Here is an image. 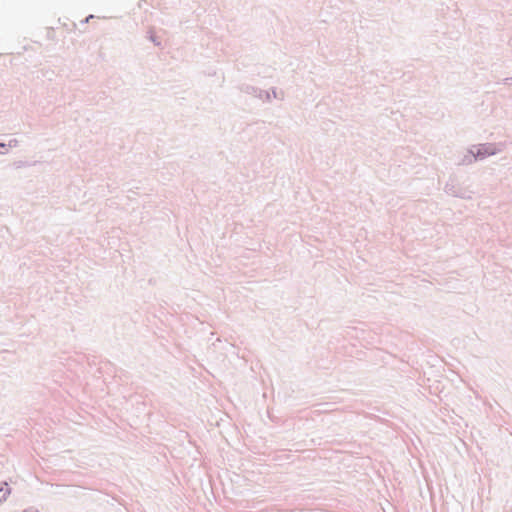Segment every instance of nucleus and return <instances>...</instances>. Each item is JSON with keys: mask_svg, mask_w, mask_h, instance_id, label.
Masks as SVG:
<instances>
[{"mask_svg": "<svg viewBox=\"0 0 512 512\" xmlns=\"http://www.w3.org/2000/svg\"><path fill=\"white\" fill-rule=\"evenodd\" d=\"M23 512H34V511H31V510H25V511H23Z\"/></svg>", "mask_w": 512, "mask_h": 512, "instance_id": "2", "label": "nucleus"}, {"mask_svg": "<svg viewBox=\"0 0 512 512\" xmlns=\"http://www.w3.org/2000/svg\"><path fill=\"white\" fill-rule=\"evenodd\" d=\"M9 493L10 490L8 488L7 483H0V502L6 500Z\"/></svg>", "mask_w": 512, "mask_h": 512, "instance_id": "1", "label": "nucleus"}]
</instances>
